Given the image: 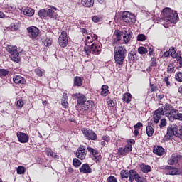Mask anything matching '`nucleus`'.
Masks as SVG:
<instances>
[{"label":"nucleus","instance_id":"29","mask_svg":"<svg viewBox=\"0 0 182 182\" xmlns=\"http://www.w3.org/2000/svg\"><path fill=\"white\" fill-rule=\"evenodd\" d=\"M107 95H109V86L102 85V90H101V96H103L104 97H105V96H107Z\"/></svg>","mask_w":182,"mask_h":182},{"label":"nucleus","instance_id":"58","mask_svg":"<svg viewBox=\"0 0 182 182\" xmlns=\"http://www.w3.org/2000/svg\"><path fill=\"white\" fill-rule=\"evenodd\" d=\"M151 66H157V60L156 58H153L151 60Z\"/></svg>","mask_w":182,"mask_h":182},{"label":"nucleus","instance_id":"41","mask_svg":"<svg viewBox=\"0 0 182 182\" xmlns=\"http://www.w3.org/2000/svg\"><path fill=\"white\" fill-rule=\"evenodd\" d=\"M73 164L75 167H79L82 164V162L77 158H74L73 160Z\"/></svg>","mask_w":182,"mask_h":182},{"label":"nucleus","instance_id":"33","mask_svg":"<svg viewBox=\"0 0 182 182\" xmlns=\"http://www.w3.org/2000/svg\"><path fill=\"white\" fill-rule=\"evenodd\" d=\"M85 48H88L89 46H90V43H92V42H93V38H92V34L90 33L88 34V36H86V38H85Z\"/></svg>","mask_w":182,"mask_h":182},{"label":"nucleus","instance_id":"7","mask_svg":"<svg viewBox=\"0 0 182 182\" xmlns=\"http://www.w3.org/2000/svg\"><path fill=\"white\" fill-rule=\"evenodd\" d=\"M58 43L60 48H66L68 46L69 41H68V33H66V31H63L61 32V34L58 38Z\"/></svg>","mask_w":182,"mask_h":182},{"label":"nucleus","instance_id":"6","mask_svg":"<svg viewBox=\"0 0 182 182\" xmlns=\"http://www.w3.org/2000/svg\"><path fill=\"white\" fill-rule=\"evenodd\" d=\"M122 19L126 23H129L130 22L134 23V22H136V16L129 11H124L122 14Z\"/></svg>","mask_w":182,"mask_h":182},{"label":"nucleus","instance_id":"22","mask_svg":"<svg viewBox=\"0 0 182 182\" xmlns=\"http://www.w3.org/2000/svg\"><path fill=\"white\" fill-rule=\"evenodd\" d=\"M138 176H139V173L136 171H135L134 170H130L129 181L130 182L134 181V180H136V178H137Z\"/></svg>","mask_w":182,"mask_h":182},{"label":"nucleus","instance_id":"56","mask_svg":"<svg viewBox=\"0 0 182 182\" xmlns=\"http://www.w3.org/2000/svg\"><path fill=\"white\" fill-rule=\"evenodd\" d=\"M107 182H117V179L114 176H109L107 179Z\"/></svg>","mask_w":182,"mask_h":182},{"label":"nucleus","instance_id":"5","mask_svg":"<svg viewBox=\"0 0 182 182\" xmlns=\"http://www.w3.org/2000/svg\"><path fill=\"white\" fill-rule=\"evenodd\" d=\"M82 132L87 140H97V135L93 130L87 128H82Z\"/></svg>","mask_w":182,"mask_h":182},{"label":"nucleus","instance_id":"27","mask_svg":"<svg viewBox=\"0 0 182 182\" xmlns=\"http://www.w3.org/2000/svg\"><path fill=\"white\" fill-rule=\"evenodd\" d=\"M172 117H173L176 120H182V114L178 113V110L175 109L172 112Z\"/></svg>","mask_w":182,"mask_h":182},{"label":"nucleus","instance_id":"30","mask_svg":"<svg viewBox=\"0 0 182 182\" xmlns=\"http://www.w3.org/2000/svg\"><path fill=\"white\" fill-rule=\"evenodd\" d=\"M173 134H174V131H173V128H171L170 127H168L167 128V133L166 134L165 137L168 140H170V139L173 137Z\"/></svg>","mask_w":182,"mask_h":182},{"label":"nucleus","instance_id":"15","mask_svg":"<svg viewBox=\"0 0 182 182\" xmlns=\"http://www.w3.org/2000/svg\"><path fill=\"white\" fill-rule=\"evenodd\" d=\"M180 159H181V156L173 154L171 155L170 159L168 161V163L171 166L177 164V163H178V161H180Z\"/></svg>","mask_w":182,"mask_h":182},{"label":"nucleus","instance_id":"10","mask_svg":"<svg viewBox=\"0 0 182 182\" xmlns=\"http://www.w3.org/2000/svg\"><path fill=\"white\" fill-rule=\"evenodd\" d=\"M162 116H164V114H163V108H159L154 112V114L153 115V119L156 124H157V123L160 122V119H161Z\"/></svg>","mask_w":182,"mask_h":182},{"label":"nucleus","instance_id":"31","mask_svg":"<svg viewBox=\"0 0 182 182\" xmlns=\"http://www.w3.org/2000/svg\"><path fill=\"white\" fill-rule=\"evenodd\" d=\"M122 100L126 103H130L132 102V94L129 92L124 94Z\"/></svg>","mask_w":182,"mask_h":182},{"label":"nucleus","instance_id":"43","mask_svg":"<svg viewBox=\"0 0 182 182\" xmlns=\"http://www.w3.org/2000/svg\"><path fill=\"white\" fill-rule=\"evenodd\" d=\"M35 73L37 75V76H39L40 77H42V76H43V75L45 74V71L39 68L36 69Z\"/></svg>","mask_w":182,"mask_h":182},{"label":"nucleus","instance_id":"51","mask_svg":"<svg viewBox=\"0 0 182 182\" xmlns=\"http://www.w3.org/2000/svg\"><path fill=\"white\" fill-rule=\"evenodd\" d=\"M132 145H127L124 148V150L125 153L127 154V153H130V151H132Z\"/></svg>","mask_w":182,"mask_h":182},{"label":"nucleus","instance_id":"16","mask_svg":"<svg viewBox=\"0 0 182 182\" xmlns=\"http://www.w3.org/2000/svg\"><path fill=\"white\" fill-rule=\"evenodd\" d=\"M80 171L83 174H90L92 173V168L87 164H83L80 168Z\"/></svg>","mask_w":182,"mask_h":182},{"label":"nucleus","instance_id":"11","mask_svg":"<svg viewBox=\"0 0 182 182\" xmlns=\"http://www.w3.org/2000/svg\"><path fill=\"white\" fill-rule=\"evenodd\" d=\"M16 134L20 143H28L29 141V136L28 134L21 132H18Z\"/></svg>","mask_w":182,"mask_h":182},{"label":"nucleus","instance_id":"40","mask_svg":"<svg viewBox=\"0 0 182 182\" xmlns=\"http://www.w3.org/2000/svg\"><path fill=\"white\" fill-rule=\"evenodd\" d=\"M9 71L5 69H0V77H4L5 76H8Z\"/></svg>","mask_w":182,"mask_h":182},{"label":"nucleus","instance_id":"36","mask_svg":"<svg viewBox=\"0 0 182 182\" xmlns=\"http://www.w3.org/2000/svg\"><path fill=\"white\" fill-rule=\"evenodd\" d=\"M153 133H154V129L150 125L146 127V134L149 136V137H151L153 136Z\"/></svg>","mask_w":182,"mask_h":182},{"label":"nucleus","instance_id":"45","mask_svg":"<svg viewBox=\"0 0 182 182\" xmlns=\"http://www.w3.org/2000/svg\"><path fill=\"white\" fill-rule=\"evenodd\" d=\"M48 156H50L53 159H55V160H58L59 159V156H58L55 153L52 151V150L48 151Z\"/></svg>","mask_w":182,"mask_h":182},{"label":"nucleus","instance_id":"23","mask_svg":"<svg viewBox=\"0 0 182 182\" xmlns=\"http://www.w3.org/2000/svg\"><path fill=\"white\" fill-rule=\"evenodd\" d=\"M61 105L65 107V109H67V107L69 106V103H68V94L66 92H64L63 94V98L61 99Z\"/></svg>","mask_w":182,"mask_h":182},{"label":"nucleus","instance_id":"28","mask_svg":"<svg viewBox=\"0 0 182 182\" xmlns=\"http://www.w3.org/2000/svg\"><path fill=\"white\" fill-rule=\"evenodd\" d=\"M114 35L115 38L113 43H119V41L122 40V33L119 31H115Z\"/></svg>","mask_w":182,"mask_h":182},{"label":"nucleus","instance_id":"61","mask_svg":"<svg viewBox=\"0 0 182 182\" xmlns=\"http://www.w3.org/2000/svg\"><path fill=\"white\" fill-rule=\"evenodd\" d=\"M164 82H166V85L168 87V86H170V81H168V77H165L164 79Z\"/></svg>","mask_w":182,"mask_h":182},{"label":"nucleus","instance_id":"25","mask_svg":"<svg viewBox=\"0 0 182 182\" xmlns=\"http://www.w3.org/2000/svg\"><path fill=\"white\" fill-rule=\"evenodd\" d=\"M34 14L35 10L31 8L27 7L23 10V15H26V16H33Z\"/></svg>","mask_w":182,"mask_h":182},{"label":"nucleus","instance_id":"54","mask_svg":"<svg viewBox=\"0 0 182 182\" xmlns=\"http://www.w3.org/2000/svg\"><path fill=\"white\" fill-rule=\"evenodd\" d=\"M92 21L93 22H95V23H97V22H100V21H102V18L99 17L97 16H94L92 17Z\"/></svg>","mask_w":182,"mask_h":182},{"label":"nucleus","instance_id":"53","mask_svg":"<svg viewBox=\"0 0 182 182\" xmlns=\"http://www.w3.org/2000/svg\"><path fill=\"white\" fill-rule=\"evenodd\" d=\"M11 29L13 31H18L19 29V23H16L11 24Z\"/></svg>","mask_w":182,"mask_h":182},{"label":"nucleus","instance_id":"37","mask_svg":"<svg viewBox=\"0 0 182 182\" xmlns=\"http://www.w3.org/2000/svg\"><path fill=\"white\" fill-rule=\"evenodd\" d=\"M122 178H129V171L126 170H122L120 172Z\"/></svg>","mask_w":182,"mask_h":182},{"label":"nucleus","instance_id":"17","mask_svg":"<svg viewBox=\"0 0 182 182\" xmlns=\"http://www.w3.org/2000/svg\"><path fill=\"white\" fill-rule=\"evenodd\" d=\"M48 16L52 19H58V9L51 7L48 10Z\"/></svg>","mask_w":182,"mask_h":182},{"label":"nucleus","instance_id":"39","mask_svg":"<svg viewBox=\"0 0 182 182\" xmlns=\"http://www.w3.org/2000/svg\"><path fill=\"white\" fill-rule=\"evenodd\" d=\"M174 68H175L174 63H170L167 68V73H173L174 72Z\"/></svg>","mask_w":182,"mask_h":182},{"label":"nucleus","instance_id":"12","mask_svg":"<svg viewBox=\"0 0 182 182\" xmlns=\"http://www.w3.org/2000/svg\"><path fill=\"white\" fill-rule=\"evenodd\" d=\"M72 97L77 100V105H84L86 103V97L83 94L75 93L73 94Z\"/></svg>","mask_w":182,"mask_h":182},{"label":"nucleus","instance_id":"64","mask_svg":"<svg viewBox=\"0 0 182 182\" xmlns=\"http://www.w3.org/2000/svg\"><path fill=\"white\" fill-rule=\"evenodd\" d=\"M157 90V87L154 86V85L151 84V92H156Z\"/></svg>","mask_w":182,"mask_h":182},{"label":"nucleus","instance_id":"35","mask_svg":"<svg viewBox=\"0 0 182 182\" xmlns=\"http://www.w3.org/2000/svg\"><path fill=\"white\" fill-rule=\"evenodd\" d=\"M38 16L41 18H46L49 16L48 11L45 9H41L38 11Z\"/></svg>","mask_w":182,"mask_h":182},{"label":"nucleus","instance_id":"18","mask_svg":"<svg viewBox=\"0 0 182 182\" xmlns=\"http://www.w3.org/2000/svg\"><path fill=\"white\" fill-rule=\"evenodd\" d=\"M132 36H133V33L130 31H124V33L123 35V41L124 42V43H129V41H130V39H132Z\"/></svg>","mask_w":182,"mask_h":182},{"label":"nucleus","instance_id":"21","mask_svg":"<svg viewBox=\"0 0 182 182\" xmlns=\"http://www.w3.org/2000/svg\"><path fill=\"white\" fill-rule=\"evenodd\" d=\"M166 174H169L170 176H177L180 174V171L176 168L168 167Z\"/></svg>","mask_w":182,"mask_h":182},{"label":"nucleus","instance_id":"46","mask_svg":"<svg viewBox=\"0 0 182 182\" xmlns=\"http://www.w3.org/2000/svg\"><path fill=\"white\" fill-rule=\"evenodd\" d=\"M25 167L23 166H18L17 168V174H25Z\"/></svg>","mask_w":182,"mask_h":182},{"label":"nucleus","instance_id":"57","mask_svg":"<svg viewBox=\"0 0 182 182\" xmlns=\"http://www.w3.org/2000/svg\"><path fill=\"white\" fill-rule=\"evenodd\" d=\"M118 154H119V156H124L127 154H126V151H124V148H119L118 149Z\"/></svg>","mask_w":182,"mask_h":182},{"label":"nucleus","instance_id":"48","mask_svg":"<svg viewBox=\"0 0 182 182\" xmlns=\"http://www.w3.org/2000/svg\"><path fill=\"white\" fill-rule=\"evenodd\" d=\"M43 43L45 46H47V47L50 46L52 45V41H50V39L47 38L46 39L44 40Z\"/></svg>","mask_w":182,"mask_h":182},{"label":"nucleus","instance_id":"49","mask_svg":"<svg viewBox=\"0 0 182 182\" xmlns=\"http://www.w3.org/2000/svg\"><path fill=\"white\" fill-rule=\"evenodd\" d=\"M135 181L136 182H147V181H146V179L143 177H141L140 175H138V176H136Z\"/></svg>","mask_w":182,"mask_h":182},{"label":"nucleus","instance_id":"24","mask_svg":"<svg viewBox=\"0 0 182 182\" xmlns=\"http://www.w3.org/2000/svg\"><path fill=\"white\" fill-rule=\"evenodd\" d=\"M154 153L157 156H163L164 154V149L160 146L154 149Z\"/></svg>","mask_w":182,"mask_h":182},{"label":"nucleus","instance_id":"32","mask_svg":"<svg viewBox=\"0 0 182 182\" xmlns=\"http://www.w3.org/2000/svg\"><path fill=\"white\" fill-rule=\"evenodd\" d=\"M176 52H177V48L174 47H171L169 49V53L171 56H172L173 59H176V58L178 56V54H177Z\"/></svg>","mask_w":182,"mask_h":182},{"label":"nucleus","instance_id":"62","mask_svg":"<svg viewBox=\"0 0 182 182\" xmlns=\"http://www.w3.org/2000/svg\"><path fill=\"white\" fill-rule=\"evenodd\" d=\"M134 129H140V127H143V124L141 122H138L136 125L134 126Z\"/></svg>","mask_w":182,"mask_h":182},{"label":"nucleus","instance_id":"63","mask_svg":"<svg viewBox=\"0 0 182 182\" xmlns=\"http://www.w3.org/2000/svg\"><path fill=\"white\" fill-rule=\"evenodd\" d=\"M129 59L132 62H134V60H136V57L134 56V54H133V53L130 54Z\"/></svg>","mask_w":182,"mask_h":182},{"label":"nucleus","instance_id":"3","mask_svg":"<svg viewBox=\"0 0 182 182\" xmlns=\"http://www.w3.org/2000/svg\"><path fill=\"white\" fill-rule=\"evenodd\" d=\"M7 52H9L11 54V59L14 62H19L21 60V58L19 57V53L18 52V48L16 46H8L6 48Z\"/></svg>","mask_w":182,"mask_h":182},{"label":"nucleus","instance_id":"38","mask_svg":"<svg viewBox=\"0 0 182 182\" xmlns=\"http://www.w3.org/2000/svg\"><path fill=\"white\" fill-rule=\"evenodd\" d=\"M148 52L149 50H147V48L144 47H139L138 48V53H140V55H146V53H147Z\"/></svg>","mask_w":182,"mask_h":182},{"label":"nucleus","instance_id":"20","mask_svg":"<svg viewBox=\"0 0 182 182\" xmlns=\"http://www.w3.org/2000/svg\"><path fill=\"white\" fill-rule=\"evenodd\" d=\"M81 4L85 8H92L95 5V0H81Z\"/></svg>","mask_w":182,"mask_h":182},{"label":"nucleus","instance_id":"34","mask_svg":"<svg viewBox=\"0 0 182 182\" xmlns=\"http://www.w3.org/2000/svg\"><path fill=\"white\" fill-rule=\"evenodd\" d=\"M83 84V80H82V78L80 77H75L74 78V86H82Z\"/></svg>","mask_w":182,"mask_h":182},{"label":"nucleus","instance_id":"60","mask_svg":"<svg viewBox=\"0 0 182 182\" xmlns=\"http://www.w3.org/2000/svg\"><path fill=\"white\" fill-rule=\"evenodd\" d=\"M102 140H104V141H106L107 143H109V141H110V136L106 135L102 136Z\"/></svg>","mask_w":182,"mask_h":182},{"label":"nucleus","instance_id":"59","mask_svg":"<svg viewBox=\"0 0 182 182\" xmlns=\"http://www.w3.org/2000/svg\"><path fill=\"white\" fill-rule=\"evenodd\" d=\"M83 35V36H86V35L88 36L89 33H87V30L86 28H81L80 31Z\"/></svg>","mask_w":182,"mask_h":182},{"label":"nucleus","instance_id":"14","mask_svg":"<svg viewBox=\"0 0 182 182\" xmlns=\"http://www.w3.org/2000/svg\"><path fill=\"white\" fill-rule=\"evenodd\" d=\"M173 110H176L173 109V107L168 104H166L165 105L164 108H162V113L164 116L169 115L171 117H172L173 114L171 113Z\"/></svg>","mask_w":182,"mask_h":182},{"label":"nucleus","instance_id":"52","mask_svg":"<svg viewBox=\"0 0 182 182\" xmlns=\"http://www.w3.org/2000/svg\"><path fill=\"white\" fill-rule=\"evenodd\" d=\"M166 126H167V121L166 120V119H161L159 127H164Z\"/></svg>","mask_w":182,"mask_h":182},{"label":"nucleus","instance_id":"19","mask_svg":"<svg viewBox=\"0 0 182 182\" xmlns=\"http://www.w3.org/2000/svg\"><path fill=\"white\" fill-rule=\"evenodd\" d=\"M13 80L14 82V83L16 84H21V85H25V83H26V80H25V78L22 77V76L21 75H16L14 78Z\"/></svg>","mask_w":182,"mask_h":182},{"label":"nucleus","instance_id":"42","mask_svg":"<svg viewBox=\"0 0 182 182\" xmlns=\"http://www.w3.org/2000/svg\"><path fill=\"white\" fill-rule=\"evenodd\" d=\"M23 107V100H18L16 102V108L18 109V110H21Z\"/></svg>","mask_w":182,"mask_h":182},{"label":"nucleus","instance_id":"50","mask_svg":"<svg viewBox=\"0 0 182 182\" xmlns=\"http://www.w3.org/2000/svg\"><path fill=\"white\" fill-rule=\"evenodd\" d=\"M93 102L92 101H87L85 104V108L86 109H92V107H93Z\"/></svg>","mask_w":182,"mask_h":182},{"label":"nucleus","instance_id":"55","mask_svg":"<svg viewBox=\"0 0 182 182\" xmlns=\"http://www.w3.org/2000/svg\"><path fill=\"white\" fill-rule=\"evenodd\" d=\"M107 103L109 107H113V106H114V102H113L110 98L107 99Z\"/></svg>","mask_w":182,"mask_h":182},{"label":"nucleus","instance_id":"4","mask_svg":"<svg viewBox=\"0 0 182 182\" xmlns=\"http://www.w3.org/2000/svg\"><path fill=\"white\" fill-rule=\"evenodd\" d=\"M84 50L86 55H89V53H92L93 55H99V53L102 52V48L93 43L91 46H89L88 47H85Z\"/></svg>","mask_w":182,"mask_h":182},{"label":"nucleus","instance_id":"47","mask_svg":"<svg viewBox=\"0 0 182 182\" xmlns=\"http://www.w3.org/2000/svg\"><path fill=\"white\" fill-rule=\"evenodd\" d=\"M175 78L177 82H182V72H179L178 74L175 75Z\"/></svg>","mask_w":182,"mask_h":182},{"label":"nucleus","instance_id":"1","mask_svg":"<svg viewBox=\"0 0 182 182\" xmlns=\"http://www.w3.org/2000/svg\"><path fill=\"white\" fill-rule=\"evenodd\" d=\"M163 20L165 23H177L178 22V14L177 12L171 10V9L166 7L163 9Z\"/></svg>","mask_w":182,"mask_h":182},{"label":"nucleus","instance_id":"13","mask_svg":"<svg viewBox=\"0 0 182 182\" xmlns=\"http://www.w3.org/2000/svg\"><path fill=\"white\" fill-rule=\"evenodd\" d=\"M87 150L92 155V160L100 161L102 156L99 154V152L97 150L93 149L92 147H87Z\"/></svg>","mask_w":182,"mask_h":182},{"label":"nucleus","instance_id":"9","mask_svg":"<svg viewBox=\"0 0 182 182\" xmlns=\"http://www.w3.org/2000/svg\"><path fill=\"white\" fill-rule=\"evenodd\" d=\"M76 157L80 159V160H85L86 159V149L84 146H80L77 149V152H76Z\"/></svg>","mask_w":182,"mask_h":182},{"label":"nucleus","instance_id":"8","mask_svg":"<svg viewBox=\"0 0 182 182\" xmlns=\"http://www.w3.org/2000/svg\"><path fill=\"white\" fill-rule=\"evenodd\" d=\"M31 39H36L39 35V29L36 26H31L27 28Z\"/></svg>","mask_w":182,"mask_h":182},{"label":"nucleus","instance_id":"2","mask_svg":"<svg viewBox=\"0 0 182 182\" xmlns=\"http://www.w3.org/2000/svg\"><path fill=\"white\" fill-rule=\"evenodd\" d=\"M126 53H127V50L126 48L122 46H117L114 49V61L117 65H119L122 66L123 63L124 62V59L126 58Z\"/></svg>","mask_w":182,"mask_h":182},{"label":"nucleus","instance_id":"44","mask_svg":"<svg viewBox=\"0 0 182 182\" xmlns=\"http://www.w3.org/2000/svg\"><path fill=\"white\" fill-rule=\"evenodd\" d=\"M146 39H147V37H146L144 34H139L137 36V41H139V42H143V41H146Z\"/></svg>","mask_w":182,"mask_h":182},{"label":"nucleus","instance_id":"26","mask_svg":"<svg viewBox=\"0 0 182 182\" xmlns=\"http://www.w3.org/2000/svg\"><path fill=\"white\" fill-rule=\"evenodd\" d=\"M141 171L142 173H150L151 171V167L149 165H146L144 164H142L140 165Z\"/></svg>","mask_w":182,"mask_h":182}]
</instances>
